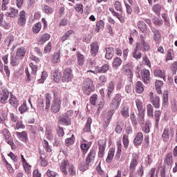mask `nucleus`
I'll use <instances>...</instances> for the list:
<instances>
[{
	"label": "nucleus",
	"instance_id": "37998d69",
	"mask_svg": "<svg viewBox=\"0 0 177 177\" xmlns=\"http://www.w3.org/2000/svg\"><path fill=\"white\" fill-rule=\"evenodd\" d=\"M138 27L142 32H146V24L144 21H140L138 24Z\"/></svg>",
	"mask_w": 177,
	"mask_h": 177
},
{
	"label": "nucleus",
	"instance_id": "412c9836",
	"mask_svg": "<svg viewBox=\"0 0 177 177\" xmlns=\"http://www.w3.org/2000/svg\"><path fill=\"white\" fill-rule=\"evenodd\" d=\"M9 103L15 109H17V106H19V100H17L16 96L13 95L12 94L10 95Z\"/></svg>",
	"mask_w": 177,
	"mask_h": 177
},
{
	"label": "nucleus",
	"instance_id": "79ce46f5",
	"mask_svg": "<svg viewBox=\"0 0 177 177\" xmlns=\"http://www.w3.org/2000/svg\"><path fill=\"white\" fill-rule=\"evenodd\" d=\"M85 62V57L82 54L77 55V64L79 66H83Z\"/></svg>",
	"mask_w": 177,
	"mask_h": 177
},
{
	"label": "nucleus",
	"instance_id": "f3484780",
	"mask_svg": "<svg viewBox=\"0 0 177 177\" xmlns=\"http://www.w3.org/2000/svg\"><path fill=\"white\" fill-rule=\"evenodd\" d=\"M121 104V97L120 95H116L114 99L112 100L111 106L113 109H118L119 106Z\"/></svg>",
	"mask_w": 177,
	"mask_h": 177
},
{
	"label": "nucleus",
	"instance_id": "72a5a7b5",
	"mask_svg": "<svg viewBox=\"0 0 177 177\" xmlns=\"http://www.w3.org/2000/svg\"><path fill=\"white\" fill-rule=\"evenodd\" d=\"M147 115L153 118V117H154V113H153L154 109L153 108V106L151 105V104H149L147 105Z\"/></svg>",
	"mask_w": 177,
	"mask_h": 177
},
{
	"label": "nucleus",
	"instance_id": "de8ad7c7",
	"mask_svg": "<svg viewBox=\"0 0 177 177\" xmlns=\"http://www.w3.org/2000/svg\"><path fill=\"white\" fill-rule=\"evenodd\" d=\"M74 140H75V138L73 134L71 138H68L65 140V143L66 146H71V145H73L74 143Z\"/></svg>",
	"mask_w": 177,
	"mask_h": 177
},
{
	"label": "nucleus",
	"instance_id": "8fccbe9b",
	"mask_svg": "<svg viewBox=\"0 0 177 177\" xmlns=\"http://www.w3.org/2000/svg\"><path fill=\"white\" fill-rule=\"evenodd\" d=\"M114 8L118 12H122V6L119 1H115L114 3Z\"/></svg>",
	"mask_w": 177,
	"mask_h": 177
},
{
	"label": "nucleus",
	"instance_id": "e2e57ef3",
	"mask_svg": "<svg viewBox=\"0 0 177 177\" xmlns=\"http://www.w3.org/2000/svg\"><path fill=\"white\" fill-rule=\"evenodd\" d=\"M62 78V73L59 72H56L54 74V81L55 82H59L60 81V79Z\"/></svg>",
	"mask_w": 177,
	"mask_h": 177
},
{
	"label": "nucleus",
	"instance_id": "2eb2a0df",
	"mask_svg": "<svg viewBox=\"0 0 177 177\" xmlns=\"http://www.w3.org/2000/svg\"><path fill=\"white\" fill-rule=\"evenodd\" d=\"M143 142V133L138 132L133 140L135 146H140Z\"/></svg>",
	"mask_w": 177,
	"mask_h": 177
},
{
	"label": "nucleus",
	"instance_id": "4be33fe9",
	"mask_svg": "<svg viewBox=\"0 0 177 177\" xmlns=\"http://www.w3.org/2000/svg\"><path fill=\"white\" fill-rule=\"evenodd\" d=\"M98 84H97V87L100 88V86H103L106 85V82H107V77L106 75H102L98 77Z\"/></svg>",
	"mask_w": 177,
	"mask_h": 177
},
{
	"label": "nucleus",
	"instance_id": "f8f14e48",
	"mask_svg": "<svg viewBox=\"0 0 177 177\" xmlns=\"http://www.w3.org/2000/svg\"><path fill=\"white\" fill-rule=\"evenodd\" d=\"M139 158V156L135 153L132 154L131 161L130 162V169L133 171L136 168L138 165V160Z\"/></svg>",
	"mask_w": 177,
	"mask_h": 177
},
{
	"label": "nucleus",
	"instance_id": "0e129e2a",
	"mask_svg": "<svg viewBox=\"0 0 177 177\" xmlns=\"http://www.w3.org/2000/svg\"><path fill=\"white\" fill-rule=\"evenodd\" d=\"M75 10L78 13H84V8L82 4H76Z\"/></svg>",
	"mask_w": 177,
	"mask_h": 177
},
{
	"label": "nucleus",
	"instance_id": "0eeeda50",
	"mask_svg": "<svg viewBox=\"0 0 177 177\" xmlns=\"http://www.w3.org/2000/svg\"><path fill=\"white\" fill-rule=\"evenodd\" d=\"M9 99V91L6 88H1L0 90V102L5 104L6 103V100Z\"/></svg>",
	"mask_w": 177,
	"mask_h": 177
},
{
	"label": "nucleus",
	"instance_id": "052dcab7",
	"mask_svg": "<svg viewBox=\"0 0 177 177\" xmlns=\"http://www.w3.org/2000/svg\"><path fill=\"white\" fill-rule=\"evenodd\" d=\"M171 107L173 111H177V101L174 99L171 102Z\"/></svg>",
	"mask_w": 177,
	"mask_h": 177
},
{
	"label": "nucleus",
	"instance_id": "49530a36",
	"mask_svg": "<svg viewBox=\"0 0 177 177\" xmlns=\"http://www.w3.org/2000/svg\"><path fill=\"white\" fill-rule=\"evenodd\" d=\"M138 118L141 124L145 123V110L138 111Z\"/></svg>",
	"mask_w": 177,
	"mask_h": 177
},
{
	"label": "nucleus",
	"instance_id": "9b49d317",
	"mask_svg": "<svg viewBox=\"0 0 177 177\" xmlns=\"http://www.w3.org/2000/svg\"><path fill=\"white\" fill-rule=\"evenodd\" d=\"M149 49L150 46L149 45V43L146 41L137 43L136 50H145L146 52H147V50H149Z\"/></svg>",
	"mask_w": 177,
	"mask_h": 177
},
{
	"label": "nucleus",
	"instance_id": "e433bc0d",
	"mask_svg": "<svg viewBox=\"0 0 177 177\" xmlns=\"http://www.w3.org/2000/svg\"><path fill=\"white\" fill-rule=\"evenodd\" d=\"M41 28H42V24L41 22L35 24L32 27V31L34 34H38V32L41 31Z\"/></svg>",
	"mask_w": 177,
	"mask_h": 177
},
{
	"label": "nucleus",
	"instance_id": "58836bf2",
	"mask_svg": "<svg viewBox=\"0 0 177 177\" xmlns=\"http://www.w3.org/2000/svg\"><path fill=\"white\" fill-rule=\"evenodd\" d=\"M91 124H92V118L91 117H88L84 129V132H89L91 131Z\"/></svg>",
	"mask_w": 177,
	"mask_h": 177
},
{
	"label": "nucleus",
	"instance_id": "bb28decb",
	"mask_svg": "<svg viewBox=\"0 0 177 177\" xmlns=\"http://www.w3.org/2000/svg\"><path fill=\"white\" fill-rule=\"evenodd\" d=\"M136 91L138 93H142L145 91V87L143 86V83L142 82L138 81L136 84Z\"/></svg>",
	"mask_w": 177,
	"mask_h": 177
},
{
	"label": "nucleus",
	"instance_id": "864d4df0",
	"mask_svg": "<svg viewBox=\"0 0 177 177\" xmlns=\"http://www.w3.org/2000/svg\"><path fill=\"white\" fill-rule=\"evenodd\" d=\"M172 154L171 153H168L166 156L165 162H166V164H167V165H171V164H172Z\"/></svg>",
	"mask_w": 177,
	"mask_h": 177
},
{
	"label": "nucleus",
	"instance_id": "ddd939ff",
	"mask_svg": "<svg viewBox=\"0 0 177 177\" xmlns=\"http://www.w3.org/2000/svg\"><path fill=\"white\" fill-rule=\"evenodd\" d=\"M15 135L17 136L18 139L21 140V142H24L25 143H27V142H28V136H27V132L22 131L20 133L19 131H17L15 133Z\"/></svg>",
	"mask_w": 177,
	"mask_h": 177
},
{
	"label": "nucleus",
	"instance_id": "f257e3e1",
	"mask_svg": "<svg viewBox=\"0 0 177 177\" xmlns=\"http://www.w3.org/2000/svg\"><path fill=\"white\" fill-rule=\"evenodd\" d=\"M60 169L64 175H68L67 171H68L70 175L74 176L75 175V171L74 170V166L68 164V160H63L60 165Z\"/></svg>",
	"mask_w": 177,
	"mask_h": 177
},
{
	"label": "nucleus",
	"instance_id": "3c124183",
	"mask_svg": "<svg viewBox=\"0 0 177 177\" xmlns=\"http://www.w3.org/2000/svg\"><path fill=\"white\" fill-rule=\"evenodd\" d=\"M73 34V30H68L62 37V41L64 42V41H67L70 37V35Z\"/></svg>",
	"mask_w": 177,
	"mask_h": 177
},
{
	"label": "nucleus",
	"instance_id": "ea45409f",
	"mask_svg": "<svg viewBox=\"0 0 177 177\" xmlns=\"http://www.w3.org/2000/svg\"><path fill=\"white\" fill-rule=\"evenodd\" d=\"M52 62L53 63H59L60 62V53H55L52 55Z\"/></svg>",
	"mask_w": 177,
	"mask_h": 177
},
{
	"label": "nucleus",
	"instance_id": "aec40b11",
	"mask_svg": "<svg viewBox=\"0 0 177 177\" xmlns=\"http://www.w3.org/2000/svg\"><path fill=\"white\" fill-rule=\"evenodd\" d=\"M115 153V149H114L113 148H110L108 152L107 158L106 159V162H107V164H110L111 161H113V158H114Z\"/></svg>",
	"mask_w": 177,
	"mask_h": 177
},
{
	"label": "nucleus",
	"instance_id": "c03bdc74",
	"mask_svg": "<svg viewBox=\"0 0 177 177\" xmlns=\"http://www.w3.org/2000/svg\"><path fill=\"white\" fill-rule=\"evenodd\" d=\"M103 27H104V22L102 20L98 21L96 24V32H99V31H100V29L103 28Z\"/></svg>",
	"mask_w": 177,
	"mask_h": 177
},
{
	"label": "nucleus",
	"instance_id": "a211bd4d",
	"mask_svg": "<svg viewBox=\"0 0 177 177\" xmlns=\"http://www.w3.org/2000/svg\"><path fill=\"white\" fill-rule=\"evenodd\" d=\"M141 75L144 80V82L147 84V82H149V80H150V71L147 69H142L141 71Z\"/></svg>",
	"mask_w": 177,
	"mask_h": 177
},
{
	"label": "nucleus",
	"instance_id": "393cba45",
	"mask_svg": "<svg viewBox=\"0 0 177 177\" xmlns=\"http://www.w3.org/2000/svg\"><path fill=\"white\" fill-rule=\"evenodd\" d=\"M106 55L105 58L108 60H110V59H112L113 56H114V48H106Z\"/></svg>",
	"mask_w": 177,
	"mask_h": 177
},
{
	"label": "nucleus",
	"instance_id": "09e8293b",
	"mask_svg": "<svg viewBox=\"0 0 177 177\" xmlns=\"http://www.w3.org/2000/svg\"><path fill=\"white\" fill-rule=\"evenodd\" d=\"M43 147H44L45 150H46V151L48 153L52 151V148H50V146H49V142H48L46 140H43Z\"/></svg>",
	"mask_w": 177,
	"mask_h": 177
},
{
	"label": "nucleus",
	"instance_id": "39448f33",
	"mask_svg": "<svg viewBox=\"0 0 177 177\" xmlns=\"http://www.w3.org/2000/svg\"><path fill=\"white\" fill-rule=\"evenodd\" d=\"M62 104V101L57 98L55 97L52 104H51V111L52 113H59L60 111V105Z\"/></svg>",
	"mask_w": 177,
	"mask_h": 177
},
{
	"label": "nucleus",
	"instance_id": "6ab92c4d",
	"mask_svg": "<svg viewBox=\"0 0 177 177\" xmlns=\"http://www.w3.org/2000/svg\"><path fill=\"white\" fill-rule=\"evenodd\" d=\"M97 52H99V45H97V42L91 43V53L92 56H96V55H97Z\"/></svg>",
	"mask_w": 177,
	"mask_h": 177
},
{
	"label": "nucleus",
	"instance_id": "680f3d73",
	"mask_svg": "<svg viewBox=\"0 0 177 177\" xmlns=\"http://www.w3.org/2000/svg\"><path fill=\"white\" fill-rule=\"evenodd\" d=\"M115 132L117 133H121V132H122V123H121V122H118Z\"/></svg>",
	"mask_w": 177,
	"mask_h": 177
},
{
	"label": "nucleus",
	"instance_id": "423d86ee",
	"mask_svg": "<svg viewBox=\"0 0 177 177\" xmlns=\"http://www.w3.org/2000/svg\"><path fill=\"white\" fill-rule=\"evenodd\" d=\"M58 121L60 124H64V125H71V118H69L67 113H62L59 116Z\"/></svg>",
	"mask_w": 177,
	"mask_h": 177
},
{
	"label": "nucleus",
	"instance_id": "4d7b16f0",
	"mask_svg": "<svg viewBox=\"0 0 177 177\" xmlns=\"http://www.w3.org/2000/svg\"><path fill=\"white\" fill-rule=\"evenodd\" d=\"M52 50V43L48 42V44L45 46L44 53H50Z\"/></svg>",
	"mask_w": 177,
	"mask_h": 177
},
{
	"label": "nucleus",
	"instance_id": "cd10ccee",
	"mask_svg": "<svg viewBox=\"0 0 177 177\" xmlns=\"http://www.w3.org/2000/svg\"><path fill=\"white\" fill-rule=\"evenodd\" d=\"M115 84V82H114V81H111L108 85L107 96L109 99H110V96L111 95V93H113V91H114Z\"/></svg>",
	"mask_w": 177,
	"mask_h": 177
},
{
	"label": "nucleus",
	"instance_id": "20e7f679",
	"mask_svg": "<svg viewBox=\"0 0 177 177\" xmlns=\"http://www.w3.org/2000/svg\"><path fill=\"white\" fill-rule=\"evenodd\" d=\"M149 100L155 109H160V97L154 95L153 92L149 94Z\"/></svg>",
	"mask_w": 177,
	"mask_h": 177
},
{
	"label": "nucleus",
	"instance_id": "f03ea898",
	"mask_svg": "<svg viewBox=\"0 0 177 177\" xmlns=\"http://www.w3.org/2000/svg\"><path fill=\"white\" fill-rule=\"evenodd\" d=\"M83 91L86 95H91V93L95 91V86L92 80L89 78L85 80L83 84Z\"/></svg>",
	"mask_w": 177,
	"mask_h": 177
},
{
	"label": "nucleus",
	"instance_id": "473e14b6",
	"mask_svg": "<svg viewBox=\"0 0 177 177\" xmlns=\"http://www.w3.org/2000/svg\"><path fill=\"white\" fill-rule=\"evenodd\" d=\"M50 39V35L44 34L41 37V39L39 41V44H40V45H43V44H45V42H46V41H49Z\"/></svg>",
	"mask_w": 177,
	"mask_h": 177
},
{
	"label": "nucleus",
	"instance_id": "774afa93",
	"mask_svg": "<svg viewBox=\"0 0 177 177\" xmlns=\"http://www.w3.org/2000/svg\"><path fill=\"white\" fill-rule=\"evenodd\" d=\"M171 71L173 75H175V74H176L177 72V62H175L174 64H172Z\"/></svg>",
	"mask_w": 177,
	"mask_h": 177
},
{
	"label": "nucleus",
	"instance_id": "2f4dec72",
	"mask_svg": "<svg viewBox=\"0 0 177 177\" xmlns=\"http://www.w3.org/2000/svg\"><path fill=\"white\" fill-rule=\"evenodd\" d=\"M50 102H52V95L46 94V110L48 111L50 107Z\"/></svg>",
	"mask_w": 177,
	"mask_h": 177
},
{
	"label": "nucleus",
	"instance_id": "a19ab883",
	"mask_svg": "<svg viewBox=\"0 0 177 177\" xmlns=\"http://www.w3.org/2000/svg\"><path fill=\"white\" fill-rule=\"evenodd\" d=\"M46 78H48V73L46 71H43L41 73V78L38 80V83L44 84Z\"/></svg>",
	"mask_w": 177,
	"mask_h": 177
},
{
	"label": "nucleus",
	"instance_id": "13d9d810",
	"mask_svg": "<svg viewBox=\"0 0 177 177\" xmlns=\"http://www.w3.org/2000/svg\"><path fill=\"white\" fill-rule=\"evenodd\" d=\"M27 110V104L26 102H24V104L19 106V111L21 113V114H24V113H26V111Z\"/></svg>",
	"mask_w": 177,
	"mask_h": 177
},
{
	"label": "nucleus",
	"instance_id": "6e6552de",
	"mask_svg": "<svg viewBox=\"0 0 177 177\" xmlns=\"http://www.w3.org/2000/svg\"><path fill=\"white\" fill-rule=\"evenodd\" d=\"M99 152L98 157L102 158L104 156V151L106 150V141L104 140H100L98 141Z\"/></svg>",
	"mask_w": 177,
	"mask_h": 177
},
{
	"label": "nucleus",
	"instance_id": "4c0bfd02",
	"mask_svg": "<svg viewBox=\"0 0 177 177\" xmlns=\"http://www.w3.org/2000/svg\"><path fill=\"white\" fill-rule=\"evenodd\" d=\"M163 142H168L169 140V131L167 129H165L162 135Z\"/></svg>",
	"mask_w": 177,
	"mask_h": 177
},
{
	"label": "nucleus",
	"instance_id": "603ef678",
	"mask_svg": "<svg viewBox=\"0 0 177 177\" xmlns=\"http://www.w3.org/2000/svg\"><path fill=\"white\" fill-rule=\"evenodd\" d=\"M123 145L125 149H128V146H129V139H128V136L126 134L123 135Z\"/></svg>",
	"mask_w": 177,
	"mask_h": 177
},
{
	"label": "nucleus",
	"instance_id": "7c9ffc66",
	"mask_svg": "<svg viewBox=\"0 0 177 177\" xmlns=\"http://www.w3.org/2000/svg\"><path fill=\"white\" fill-rule=\"evenodd\" d=\"M26 55V48L21 47V48L18 49L17 51L16 56L19 59H23L24 56Z\"/></svg>",
	"mask_w": 177,
	"mask_h": 177
},
{
	"label": "nucleus",
	"instance_id": "4468645a",
	"mask_svg": "<svg viewBox=\"0 0 177 177\" xmlns=\"http://www.w3.org/2000/svg\"><path fill=\"white\" fill-rule=\"evenodd\" d=\"M95 157H96V151L95 149H92L90 151V153L86 158V165H89L92 161L95 160Z\"/></svg>",
	"mask_w": 177,
	"mask_h": 177
},
{
	"label": "nucleus",
	"instance_id": "b1692460",
	"mask_svg": "<svg viewBox=\"0 0 177 177\" xmlns=\"http://www.w3.org/2000/svg\"><path fill=\"white\" fill-rule=\"evenodd\" d=\"M19 14V10H16V8H10V11L8 12L6 15L8 17H17V15Z\"/></svg>",
	"mask_w": 177,
	"mask_h": 177
},
{
	"label": "nucleus",
	"instance_id": "c756f323",
	"mask_svg": "<svg viewBox=\"0 0 177 177\" xmlns=\"http://www.w3.org/2000/svg\"><path fill=\"white\" fill-rule=\"evenodd\" d=\"M160 116H161V111H155L154 118H155V124L156 128H158V124L160 122Z\"/></svg>",
	"mask_w": 177,
	"mask_h": 177
},
{
	"label": "nucleus",
	"instance_id": "a878e982",
	"mask_svg": "<svg viewBox=\"0 0 177 177\" xmlns=\"http://www.w3.org/2000/svg\"><path fill=\"white\" fill-rule=\"evenodd\" d=\"M120 113L124 118H128V117H129V107L127 106H123Z\"/></svg>",
	"mask_w": 177,
	"mask_h": 177
},
{
	"label": "nucleus",
	"instance_id": "338daca9",
	"mask_svg": "<svg viewBox=\"0 0 177 177\" xmlns=\"http://www.w3.org/2000/svg\"><path fill=\"white\" fill-rule=\"evenodd\" d=\"M153 20L156 26H162V21L158 19V17H155Z\"/></svg>",
	"mask_w": 177,
	"mask_h": 177
},
{
	"label": "nucleus",
	"instance_id": "dca6fc26",
	"mask_svg": "<svg viewBox=\"0 0 177 177\" xmlns=\"http://www.w3.org/2000/svg\"><path fill=\"white\" fill-rule=\"evenodd\" d=\"M151 31L153 34V39L156 42H160L161 41V32L160 31L154 28H151Z\"/></svg>",
	"mask_w": 177,
	"mask_h": 177
},
{
	"label": "nucleus",
	"instance_id": "a18cd8bd",
	"mask_svg": "<svg viewBox=\"0 0 177 177\" xmlns=\"http://www.w3.org/2000/svg\"><path fill=\"white\" fill-rule=\"evenodd\" d=\"M136 106H137V109H138V111H140L143 110V102H142V100L137 98L136 100Z\"/></svg>",
	"mask_w": 177,
	"mask_h": 177
},
{
	"label": "nucleus",
	"instance_id": "69168bd1",
	"mask_svg": "<svg viewBox=\"0 0 177 177\" xmlns=\"http://www.w3.org/2000/svg\"><path fill=\"white\" fill-rule=\"evenodd\" d=\"M23 167L24 168L25 172H26V174H30V171L31 170V165L26 162L23 164Z\"/></svg>",
	"mask_w": 177,
	"mask_h": 177
},
{
	"label": "nucleus",
	"instance_id": "9d476101",
	"mask_svg": "<svg viewBox=\"0 0 177 177\" xmlns=\"http://www.w3.org/2000/svg\"><path fill=\"white\" fill-rule=\"evenodd\" d=\"M27 21V19L26 18V11L22 10L19 12V17L18 18V24L23 27L26 26V23Z\"/></svg>",
	"mask_w": 177,
	"mask_h": 177
},
{
	"label": "nucleus",
	"instance_id": "5701e85b",
	"mask_svg": "<svg viewBox=\"0 0 177 177\" xmlns=\"http://www.w3.org/2000/svg\"><path fill=\"white\" fill-rule=\"evenodd\" d=\"M122 64V59L120 57H115L112 63V66L115 70H118V68Z\"/></svg>",
	"mask_w": 177,
	"mask_h": 177
},
{
	"label": "nucleus",
	"instance_id": "c85d7f7f",
	"mask_svg": "<svg viewBox=\"0 0 177 177\" xmlns=\"http://www.w3.org/2000/svg\"><path fill=\"white\" fill-rule=\"evenodd\" d=\"M161 4L157 3L153 6L152 10L157 15V16H160L161 15Z\"/></svg>",
	"mask_w": 177,
	"mask_h": 177
},
{
	"label": "nucleus",
	"instance_id": "c9c22d12",
	"mask_svg": "<svg viewBox=\"0 0 177 177\" xmlns=\"http://www.w3.org/2000/svg\"><path fill=\"white\" fill-rule=\"evenodd\" d=\"M21 58L18 57L17 55L11 56L10 64L12 66H17L20 63Z\"/></svg>",
	"mask_w": 177,
	"mask_h": 177
},
{
	"label": "nucleus",
	"instance_id": "1a4fd4ad",
	"mask_svg": "<svg viewBox=\"0 0 177 177\" xmlns=\"http://www.w3.org/2000/svg\"><path fill=\"white\" fill-rule=\"evenodd\" d=\"M122 71L124 74L129 77V78H132V77H133V73L132 72V70H131V64H124L122 68Z\"/></svg>",
	"mask_w": 177,
	"mask_h": 177
},
{
	"label": "nucleus",
	"instance_id": "7ed1b4c3",
	"mask_svg": "<svg viewBox=\"0 0 177 177\" xmlns=\"http://www.w3.org/2000/svg\"><path fill=\"white\" fill-rule=\"evenodd\" d=\"M73 70L71 68H66L64 70L62 81V82H70L73 78Z\"/></svg>",
	"mask_w": 177,
	"mask_h": 177
},
{
	"label": "nucleus",
	"instance_id": "f704fd0d",
	"mask_svg": "<svg viewBox=\"0 0 177 177\" xmlns=\"http://www.w3.org/2000/svg\"><path fill=\"white\" fill-rule=\"evenodd\" d=\"M154 75H156V77H160V78H163V80H165V71L156 69L154 71Z\"/></svg>",
	"mask_w": 177,
	"mask_h": 177
},
{
	"label": "nucleus",
	"instance_id": "bf43d9fd",
	"mask_svg": "<svg viewBox=\"0 0 177 177\" xmlns=\"http://www.w3.org/2000/svg\"><path fill=\"white\" fill-rule=\"evenodd\" d=\"M30 67L32 68V74H33V75H35V74H37V70L38 69V66L34 64V62H32L30 64Z\"/></svg>",
	"mask_w": 177,
	"mask_h": 177
},
{
	"label": "nucleus",
	"instance_id": "6e6d98bb",
	"mask_svg": "<svg viewBox=\"0 0 177 177\" xmlns=\"http://www.w3.org/2000/svg\"><path fill=\"white\" fill-rule=\"evenodd\" d=\"M97 100V94H93L91 98H90V102L93 106L96 105V102Z\"/></svg>",
	"mask_w": 177,
	"mask_h": 177
},
{
	"label": "nucleus",
	"instance_id": "5fc2aeb1",
	"mask_svg": "<svg viewBox=\"0 0 177 177\" xmlns=\"http://www.w3.org/2000/svg\"><path fill=\"white\" fill-rule=\"evenodd\" d=\"M142 131L145 132V133H150V124L149 122H147L145 125L142 127Z\"/></svg>",
	"mask_w": 177,
	"mask_h": 177
}]
</instances>
